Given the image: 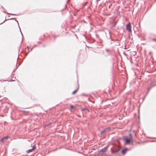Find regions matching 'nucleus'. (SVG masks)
I'll use <instances>...</instances> for the list:
<instances>
[{"mask_svg":"<svg viewBox=\"0 0 156 156\" xmlns=\"http://www.w3.org/2000/svg\"><path fill=\"white\" fill-rule=\"evenodd\" d=\"M9 138L8 136H6L2 138L0 140V142H3L5 140L8 139Z\"/></svg>","mask_w":156,"mask_h":156,"instance_id":"20e7f679","label":"nucleus"},{"mask_svg":"<svg viewBox=\"0 0 156 156\" xmlns=\"http://www.w3.org/2000/svg\"><path fill=\"white\" fill-rule=\"evenodd\" d=\"M126 29L129 32H131V26L130 23H129L126 25Z\"/></svg>","mask_w":156,"mask_h":156,"instance_id":"f03ea898","label":"nucleus"},{"mask_svg":"<svg viewBox=\"0 0 156 156\" xmlns=\"http://www.w3.org/2000/svg\"><path fill=\"white\" fill-rule=\"evenodd\" d=\"M153 40L154 41H156V39H153Z\"/></svg>","mask_w":156,"mask_h":156,"instance_id":"6e6552de","label":"nucleus"},{"mask_svg":"<svg viewBox=\"0 0 156 156\" xmlns=\"http://www.w3.org/2000/svg\"><path fill=\"white\" fill-rule=\"evenodd\" d=\"M124 139L126 144H129L130 143H133V137L130 135L129 138H128L127 137H125Z\"/></svg>","mask_w":156,"mask_h":156,"instance_id":"f257e3e1","label":"nucleus"},{"mask_svg":"<svg viewBox=\"0 0 156 156\" xmlns=\"http://www.w3.org/2000/svg\"><path fill=\"white\" fill-rule=\"evenodd\" d=\"M35 147H36L34 145V146H33V147L32 149H29L27 151V153H29L30 152H32L35 149Z\"/></svg>","mask_w":156,"mask_h":156,"instance_id":"7ed1b4c3","label":"nucleus"},{"mask_svg":"<svg viewBox=\"0 0 156 156\" xmlns=\"http://www.w3.org/2000/svg\"><path fill=\"white\" fill-rule=\"evenodd\" d=\"M126 151V149L123 150L122 151V153L123 154H124Z\"/></svg>","mask_w":156,"mask_h":156,"instance_id":"423d86ee","label":"nucleus"},{"mask_svg":"<svg viewBox=\"0 0 156 156\" xmlns=\"http://www.w3.org/2000/svg\"><path fill=\"white\" fill-rule=\"evenodd\" d=\"M77 90H75V91H74L73 92V94H75V93L77 91Z\"/></svg>","mask_w":156,"mask_h":156,"instance_id":"0eeeda50","label":"nucleus"},{"mask_svg":"<svg viewBox=\"0 0 156 156\" xmlns=\"http://www.w3.org/2000/svg\"><path fill=\"white\" fill-rule=\"evenodd\" d=\"M105 149H102L101 150V151H104V150Z\"/></svg>","mask_w":156,"mask_h":156,"instance_id":"9d476101","label":"nucleus"},{"mask_svg":"<svg viewBox=\"0 0 156 156\" xmlns=\"http://www.w3.org/2000/svg\"><path fill=\"white\" fill-rule=\"evenodd\" d=\"M73 107H74V106H71V108L72 109L73 108Z\"/></svg>","mask_w":156,"mask_h":156,"instance_id":"1a4fd4ad","label":"nucleus"},{"mask_svg":"<svg viewBox=\"0 0 156 156\" xmlns=\"http://www.w3.org/2000/svg\"><path fill=\"white\" fill-rule=\"evenodd\" d=\"M108 129H104L101 132V133L102 134L103 133H104L107 130H108Z\"/></svg>","mask_w":156,"mask_h":156,"instance_id":"39448f33","label":"nucleus"}]
</instances>
